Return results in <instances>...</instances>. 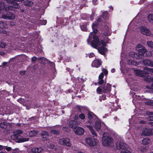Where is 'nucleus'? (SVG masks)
Instances as JSON below:
<instances>
[{
    "mask_svg": "<svg viewBox=\"0 0 153 153\" xmlns=\"http://www.w3.org/2000/svg\"><path fill=\"white\" fill-rule=\"evenodd\" d=\"M87 41L88 44H90L94 48L97 49L100 45L99 39L96 34L90 33Z\"/></svg>",
    "mask_w": 153,
    "mask_h": 153,
    "instance_id": "nucleus-1",
    "label": "nucleus"
},
{
    "mask_svg": "<svg viewBox=\"0 0 153 153\" xmlns=\"http://www.w3.org/2000/svg\"><path fill=\"white\" fill-rule=\"evenodd\" d=\"M111 85L109 83H105L98 87L97 89V92L99 94L104 93L106 94L107 97H110V93L111 91Z\"/></svg>",
    "mask_w": 153,
    "mask_h": 153,
    "instance_id": "nucleus-2",
    "label": "nucleus"
},
{
    "mask_svg": "<svg viewBox=\"0 0 153 153\" xmlns=\"http://www.w3.org/2000/svg\"><path fill=\"white\" fill-rule=\"evenodd\" d=\"M23 133L22 131L20 130H17L16 133L14 134V139L17 140L16 142L18 143H22L28 141L29 139L28 138H21V136L20 135Z\"/></svg>",
    "mask_w": 153,
    "mask_h": 153,
    "instance_id": "nucleus-3",
    "label": "nucleus"
},
{
    "mask_svg": "<svg viewBox=\"0 0 153 153\" xmlns=\"http://www.w3.org/2000/svg\"><path fill=\"white\" fill-rule=\"evenodd\" d=\"M88 119L87 121V123L92 124L95 121V120L97 119V116L93 112L88 111L87 114Z\"/></svg>",
    "mask_w": 153,
    "mask_h": 153,
    "instance_id": "nucleus-4",
    "label": "nucleus"
},
{
    "mask_svg": "<svg viewBox=\"0 0 153 153\" xmlns=\"http://www.w3.org/2000/svg\"><path fill=\"white\" fill-rule=\"evenodd\" d=\"M9 10L5 11V13L1 16V18L4 19L13 20L15 18V15L13 13L8 11Z\"/></svg>",
    "mask_w": 153,
    "mask_h": 153,
    "instance_id": "nucleus-5",
    "label": "nucleus"
},
{
    "mask_svg": "<svg viewBox=\"0 0 153 153\" xmlns=\"http://www.w3.org/2000/svg\"><path fill=\"white\" fill-rule=\"evenodd\" d=\"M102 144L104 146H107L113 142V139L111 137L108 136H103L102 138Z\"/></svg>",
    "mask_w": 153,
    "mask_h": 153,
    "instance_id": "nucleus-6",
    "label": "nucleus"
},
{
    "mask_svg": "<svg viewBox=\"0 0 153 153\" xmlns=\"http://www.w3.org/2000/svg\"><path fill=\"white\" fill-rule=\"evenodd\" d=\"M116 147L117 149L122 150L123 149H128V145L126 143L122 142H117L116 143Z\"/></svg>",
    "mask_w": 153,
    "mask_h": 153,
    "instance_id": "nucleus-7",
    "label": "nucleus"
},
{
    "mask_svg": "<svg viewBox=\"0 0 153 153\" xmlns=\"http://www.w3.org/2000/svg\"><path fill=\"white\" fill-rule=\"evenodd\" d=\"M97 140L94 137L87 138V143L91 146H94L96 145Z\"/></svg>",
    "mask_w": 153,
    "mask_h": 153,
    "instance_id": "nucleus-8",
    "label": "nucleus"
},
{
    "mask_svg": "<svg viewBox=\"0 0 153 153\" xmlns=\"http://www.w3.org/2000/svg\"><path fill=\"white\" fill-rule=\"evenodd\" d=\"M59 143L62 145H65L67 146H70L71 145V144L70 142V140L67 137L60 139Z\"/></svg>",
    "mask_w": 153,
    "mask_h": 153,
    "instance_id": "nucleus-9",
    "label": "nucleus"
},
{
    "mask_svg": "<svg viewBox=\"0 0 153 153\" xmlns=\"http://www.w3.org/2000/svg\"><path fill=\"white\" fill-rule=\"evenodd\" d=\"M102 62L101 59H96L94 60L91 64L92 67L98 68L102 65Z\"/></svg>",
    "mask_w": 153,
    "mask_h": 153,
    "instance_id": "nucleus-10",
    "label": "nucleus"
},
{
    "mask_svg": "<svg viewBox=\"0 0 153 153\" xmlns=\"http://www.w3.org/2000/svg\"><path fill=\"white\" fill-rule=\"evenodd\" d=\"M10 9V7H7L4 3L2 1H0V13L2 12V11H6L9 10Z\"/></svg>",
    "mask_w": 153,
    "mask_h": 153,
    "instance_id": "nucleus-11",
    "label": "nucleus"
},
{
    "mask_svg": "<svg viewBox=\"0 0 153 153\" xmlns=\"http://www.w3.org/2000/svg\"><path fill=\"white\" fill-rule=\"evenodd\" d=\"M74 131L76 134L80 135L83 134L85 130L83 128L77 126L74 128Z\"/></svg>",
    "mask_w": 153,
    "mask_h": 153,
    "instance_id": "nucleus-12",
    "label": "nucleus"
},
{
    "mask_svg": "<svg viewBox=\"0 0 153 153\" xmlns=\"http://www.w3.org/2000/svg\"><path fill=\"white\" fill-rule=\"evenodd\" d=\"M141 32L143 35L147 36H149L151 34L149 30L145 26L141 27Z\"/></svg>",
    "mask_w": 153,
    "mask_h": 153,
    "instance_id": "nucleus-13",
    "label": "nucleus"
},
{
    "mask_svg": "<svg viewBox=\"0 0 153 153\" xmlns=\"http://www.w3.org/2000/svg\"><path fill=\"white\" fill-rule=\"evenodd\" d=\"M143 65L153 67V61L147 59H144L143 61Z\"/></svg>",
    "mask_w": 153,
    "mask_h": 153,
    "instance_id": "nucleus-14",
    "label": "nucleus"
},
{
    "mask_svg": "<svg viewBox=\"0 0 153 153\" xmlns=\"http://www.w3.org/2000/svg\"><path fill=\"white\" fill-rule=\"evenodd\" d=\"M97 49L98 52L102 55L105 54V53L108 51V49L106 48L103 46H101L100 47L97 48Z\"/></svg>",
    "mask_w": 153,
    "mask_h": 153,
    "instance_id": "nucleus-15",
    "label": "nucleus"
},
{
    "mask_svg": "<svg viewBox=\"0 0 153 153\" xmlns=\"http://www.w3.org/2000/svg\"><path fill=\"white\" fill-rule=\"evenodd\" d=\"M143 134L145 136H150L153 134V131L151 129L145 128L143 131Z\"/></svg>",
    "mask_w": 153,
    "mask_h": 153,
    "instance_id": "nucleus-16",
    "label": "nucleus"
},
{
    "mask_svg": "<svg viewBox=\"0 0 153 153\" xmlns=\"http://www.w3.org/2000/svg\"><path fill=\"white\" fill-rule=\"evenodd\" d=\"M77 122L75 120H71L69 122L68 126L70 128H74L77 127Z\"/></svg>",
    "mask_w": 153,
    "mask_h": 153,
    "instance_id": "nucleus-17",
    "label": "nucleus"
},
{
    "mask_svg": "<svg viewBox=\"0 0 153 153\" xmlns=\"http://www.w3.org/2000/svg\"><path fill=\"white\" fill-rule=\"evenodd\" d=\"M41 136L42 138V140L45 141L47 140V138L49 135V134L46 131H42L41 133Z\"/></svg>",
    "mask_w": 153,
    "mask_h": 153,
    "instance_id": "nucleus-18",
    "label": "nucleus"
},
{
    "mask_svg": "<svg viewBox=\"0 0 153 153\" xmlns=\"http://www.w3.org/2000/svg\"><path fill=\"white\" fill-rule=\"evenodd\" d=\"M146 49L144 47H142V48L138 50V53L139 55H141V56H144Z\"/></svg>",
    "mask_w": 153,
    "mask_h": 153,
    "instance_id": "nucleus-19",
    "label": "nucleus"
},
{
    "mask_svg": "<svg viewBox=\"0 0 153 153\" xmlns=\"http://www.w3.org/2000/svg\"><path fill=\"white\" fill-rule=\"evenodd\" d=\"M43 150L41 148H34L30 152L32 153H39Z\"/></svg>",
    "mask_w": 153,
    "mask_h": 153,
    "instance_id": "nucleus-20",
    "label": "nucleus"
},
{
    "mask_svg": "<svg viewBox=\"0 0 153 153\" xmlns=\"http://www.w3.org/2000/svg\"><path fill=\"white\" fill-rule=\"evenodd\" d=\"M87 127L89 129L91 134L93 135H94V137H97V134L95 131L94 130L93 127L92 126L87 125Z\"/></svg>",
    "mask_w": 153,
    "mask_h": 153,
    "instance_id": "nucleus-21",
    "label": "nucleus"
},
{
    "mask_svg": "<svg viewBox=\"0 0 153 153\" xmlns=\"http://www.w3.org/2000/svg\"><path fill=\"white\" fill-rule=\"evenodd\" d=\"M134 72L136 73V75L137 76L143 77L144 76L143 71L139 70H136Z\"/></svg>",
    "mask_w": 153,
    "mask_h": 153,
    "instance_id": "nucleus-22",
    "label": "nucleus"
},
{
    "mask_svg": "<svg viewBox=\"0 0 153 153\" xmlns=\"http://www.w3.org/2000/svg\"><path fill=\"white\" fill-rule=\"evenodd\" d=\"M101 126V123L99 121H96L95 123L94 128L97 131L100 130Z\"/></svg>",
    "mask_w": 153,
    "mask_h": 153,
    "instance_id": "nucleus-23",
    "label": "nucleus"
},
{
    "mask_svg": "<svg viewBox=\"0 0 153 153\" xmlns=\"http://www.w3.org/2000/svg\"><path fill=\"white\" fill-rule=\"evenodd\" d=\"M10 7H12L13 8H18L20 7V6L19 4L17 2V1L16 0H14L13 3L11 4Z\"/></svg>",
    "mask_w": 153,
    "mask_h": 153,
    "instance_id": "nucleus-24",
    "label": "nucleus"
},
{
    "mask_svg": "<svg viewBox=\"0 0 153 153\" xmlns=\"http://www.w3.org/2000/svg\"><path fill=\"white\" fill-rule=\"evenodd\" d=\"M146 81H148L149 82H152V83L151 84V87H149L150 86L147 85L146 86V87L150 89H153V78H151L150 77H148L146 78Z\"/></svg>",
    "mask_w": 153,
    "mask_h": 153,
    "instance_id": "nucleus-25",
    "label": "nucleus"
},
{
    "mask_svg": "<svg viewBox=\"0 0 153 153\" xmlns=\"http://www.w3.org/2000/svg\"><path fill=\"white\" fill-rule=\"evenodd\" d=\"M24 5L29 7H31L33 4V3L32 1L29 0H25L24 1Z\"/></svg>",
    "mask_w": 153,
    "mask_h": 153,
    "instance_id": "nucleus-26",
    "label": "nucleus"
},
{
    "mask_svg": "<svg viewBox=\"0 0 153 153\" xmlns=\"http://www.w3.org/2000/svg\"><path fill=\"white\" fill-rule=\"evenodd\" d=\"M7 27V25L5 21H0V28L5 29Z\"/></svg>",
    "mask_w": 153,
    "mask_h": 153,
    "instance_id": "nucleus-27",
    "label": "nucleus"
},
{
    "mask_svg": "<svg viewBox=\"0 0 153 153\" xmlns=\"http://www.w3.org/2000/svg\"><path fill=\"white\" fill-rule=\"evenodd\" d=\"M150 139L148 138H146L142 140V144L143 145H146L149 144L150 143Z\"/></svg>",
    "mask_w": 153,
    "mask_h": 153,
    "instance_id": "nucleus-28",
    "label": "nucleus"
},
{
    "mask_svg": "<svg viewBox=\"0 0 153 153\" xmlns=\"http://www.w3.org/2000/svg\"><path fill=\"white\" fill-rule=\"evenodd\" d=\"M72 79H73V81L74 83L75 86L76 87V86H77V87H78L80 85V81L79 79L78 78L73 79V78H72Z\"/></svg>",
    "mask_w": 153,
    "mask_h": 153,
    "instance_id": "nucleus-29",
    "label": "nucleus"
},
{
    "mask_svg": "<svg viewBox=\"0 0 153 153\" xmlns=\"http://www.w3.org/2000/svg\"><path fill=\"white\" fill-rule=\"evenodd\" d=\"M109 14L107 11H104L102 13L101 17L104 19L105 20L109 17Z\"/></svg>",
    "mask_w": 153,
    "mask_h": 153,
    "instance_id": "nucleus-30",
    "label": "nucleus"
},
{
    "mask_svg": "<svg viewBox=\"0 0 153 153\" xmlns=\"http://www.w3.org/2000/svg\"><path fill=\"white\" fill-rule=\"evenodd\" d=\"M76 110L80 113H82L83 112L84 109L83 108L79 105H77L75 107Z\"/></svg>",
    "mask_w": 153,
    "mask_h": 153,
    "instance_id": "nucleus-31",
    "label": "nucleus"
},
{
    "mask_svg": "<svg viewBox=\"0 0 153 153\" xmlns=\"http://www.w3.org/2000/svg\"><path fill=\"white\" fill-rule=\"evenodd\" d=\"M38 131L35 130L31 131L29 133V136L30 137L35 136L37 133Z\"/></svg>",
    "mask_w": 153,
    "mask_h": 153,
    "instance_id": "nucleus-32",
    "label": "nucleus"
},
{
    "mask_svg": "<svg viewBox=\"0 0 153 153\" xmlns=\"http://www.w3.org/2000/svg\"><path fill=\"white\" fill-rule=\"evenodd\" d=\"M8 124L5 122H2L0 124V127L3 129H6L8 126Z\"/></svg>",
    "mask_w": 153,
    "mask_h": 153,
    "instance_id": "nucleus-33",
    "label": "nucleus"
},
{
    "mask_svg": "<svg viewBox=\"0 0 153 153\" xmlns=\"http://www.w3.org/2000/svg\"><path fill=\"white\" fill-rule=\"evenodd\" d=\"M102 20L101 18L100 17H98V19L97 20V22L96 24H94L92 25V26L93 28L95 26H97V25H98L101 22H102Z\"/></svg>",
    "mask_w": 153,
    "mask_h": 153,
    "instance_id": "nucleus-34",
    "label": "nucleus"
},
{
    "mask_svg": "<svg viewBox=\"0 0 153 153\" xmlns=\"http://www.w3.org/2000/svg\"><path fill=\"white\" fill-rule=\"evenodd\" d=\"M82 30L86 31V24L85 23H83L80 26Z\"/></svg>",
    "mask_w": 153,
    "mask_h": 153,
    "instance_id": "nucleus-35",
    "label": "nucleus"
},
{
    "mask_svg": "<svg viewBox=\"0 0 153 153\" xmlns=\"http://www.w3.org/2000/svg\"><path fill=\"white\" fill-rule=\"evenodd\" d=\"M152 55V51H147L146 50L144 56L147 57H149L151 56Z\"/></svg>",
    "mask_w": 153,
    "mask_h": 153,
    "instance_id": "nucleus-36",
    "label": "nucleus"
},
{
    "mask_svg": "<svg viewBox=\"0 0 153 153\" xmlns=\"http://www.w3.org/2000/svg\"><path fill=\"white\" fill-rule=\"evenodd\" d=\"M98 84L99 85H103L105 83H106V82H105L104 81V80L103 79H98V82H97Z\"/></svg>",
    "mask_w": 153,
    "mask_h": 153,
    "instance_id": "nucleus-37",
    "label": "nucleus"
},
{
    "mask_svg": "<svg viewBox=\"0 0 153 153\" xmlns=\"http://www.w3.org/2000/svg\"><path fill=\"white\" fill-rule=\"evenodd\" d=\"M128 62L129 65H134L136 63L132 59H128Z\"/></svg>",
    "mask_w": 153,
    "mask_h": 153,
    "instance_id": "nucleus-38",
    "label": "nucleus"
},
{
    "mask_svg": "<svg viewBox=\"0 0 153 153\" xmlns=\"http://www.w3.org/2000/svg\"><path fill=\"white\" fill-rule=\"evenodd\" d=\"M69 19L68 18H65L63 20V24L64 25H66L68 24Z\"/></svg>",
    "mask_w": 153,
    "mask_h": 153,
    "instance_id": "nucleus-39",
    "label": "nucleus"
},
{
    "mask_svg": "<svg viewBox=\"0 0 153 153\" xmlns=\"http://www.w3.org/2000/svg\"><path fill=\"white\" fill-rule=\"evenodd\" d=\"M147 18L148 21L149 22H151L152 21H153V14H149Z\"/></svg>",
    "mask_w": 153,
    "mask_h": 153,
    "instance_id": "nucleus-40",
    "label": "nucleus"
},
{
    "mask_svg": "<svg viewBox=\"0 0 153 153\" xmlns=\"http://www.w3.org/2000/svg\"><path fill=\"white\" fill-rule=\"evenodd\" d=\"M51 132L54 134H59V131L57 130L53 129L51 131Z\"/></svg>",
    "mask_w": 153,
    "mask_h": 153,
    "instance_id": "nucleus-41",
    "label": "nucleus"
},
{
    "mask_svg": "<svg viewBox=\"0 0 153 153\" xmlns=\"http://www.w3.org/2000/svg\"><path fill=\"white\" fill-rule=\"evenodd\" d=\"M147 44L148 46L153 49V42L150 41H148L147 42Z\"/></svg>",
    "mask_w": 153,
    "mask_h": 153,
    "instance_id": "nucleus-42",
    "label": "nucleus"
},
{
    "mask_svg": "<svg viewBox=\"0 0 153 153\" xmlns=\"http://www.w3.org/2000/svg\"><path fill=\"white\" fill-rule=\"evenodd\" d=\"M107 97V95L106 94H105L104 95H102L101 96H100V100L101 102L102 100H104L106 99V97Z\"/></svg>",
    "mask_w": 153,
    "mask_h": 153,
    "instance_id": "nucleus-43",
    "label": "nucleus"
},
{
    "mask_svg": "<svg viewBox=\"0 0 153 153\" xmlns=\"http://www.w3.org/2000/svg\"><path fill=\"white\" fill-rule=\"evenodd\" d=\"M121 153H131V152L128 150L127 149H123L121 151Z\"/></svg>",
    "mask_w": 153,
    "mask_h": 153,
    "instance_id": "nucleus-44",
    "label": "nucleus"
},
{
    "mask_svg": "<svg viewBox=\"0 0 153 153\" xmlns=\"http://www.w3.org/2000/svg\"><path fill=\"white\" fill-rule=\"evenodd\" d=\"M100 45L101 44L104 47H106L107 46V43L103 41V40H101L100 42Z\"/></svg>",
    "mask_w": 153,
    "mask_h": 153,
    "instance_id": "nucleus-45",
    "label": "nucleus"
},
{
    "mask_svg": "<svg viewBox=\"0 0 153 153\" xmlns=\"http://www.w3.org/2000/svg\"><path fill=\"white\" fill-rule=\"evenodd\" d=\"M40 23L41 25H45L47 23V21L46 20H40Z\"/></svg>",
    "mask_w": 153,
    "mask_h": 153,
    "instance_id": "nucleus-46",
    "label": "nucleus"
},
{
    "mask_svg": "<svg viewBox=\"0 0 153 153\" xmlns=\"http://www.w3.org/2000/svg\"><path fill=\"white\" fill-rule=\"evenodd\" d=\"M6 45V44L4 42H0V47L2 48H5Z\"/></svg>",
    "mask_w": 153,
    "mask_h": 153,
    "instance_id": "nucleus-47",
    "label": "nucleus"
},
{
    "mask_svg": "<svg viewBox=\"0 0 153 153\" xmlns=\"http://www.w3.org/2000/svg\"><path fill=\"white\" fill-rule=\"evenodd\" d=\"M62 130L66 132H68L69 131V128L67 126L63 127Z\"/></svg>",
    "mask_w": 153,
    "mask_h": 153,
    "instance_id": "nucleus-48",
    "label": "nucleus"
},
{
    "mask_svg": "<svg viewBox=\"0 0 153 153\" xmlns=\"http://www.w3.org/2000/svg\"><path fill=\"white\" fill-rule=\"evenodd\" d=\"M87 56H89V58H91L94 57L95 55L93 53H90L88 54H87Z\"/></svg>",
    "mask_w": 153,
    "mask_h": 153,
    "instance_id": "nucleus-49",
    "label": "nucleus"
},
{
    "mask_svg": "<svg viewBox=\"0 0 153 153\" xmlns=\"http://www.w3.org/2000/svg\"><path fill=\"white\" fill-rule=\"evenodd\" d=\"M103 78H104V74H103V72H102L99 76L98 79H103Z\"/></svg>",
    "mask_w": 153,
    "mask_h": 153,
    "instance_id": "nucleus-50",
    "label": "nucleus"
},
{
    "mask_svg": "<svg viewBox=\"0 0 153 153\" xmlns=\"http://www.w3.org/2000/svg\"><path fill=\"white\" fill-rule=\"evenodd\" d=\"M49 63L50 64V66L52 68L55 67V64L54 62L49 61Z\"/></svg>",
    "mask_w": 153,
    "mask_h": 153,
    "instance_id": "nucleus-51",
    "label": "nucleus"
},
{
    "mask_svg": "<svg viewBox=\"0 0 153 153\" xmlns=\"http://www.w3.org/2000/svg\"><path fill=\"white\" fill-rule=\"evenodd\" d=\"M79 117L81 119L83 120L85 118V115L81 113L79 115Z\"/></svg>",
    "mask_w": 153,
    "mask_h": 153,
    "instance_id": "nucleus-52",
    "label": "nucleus"
},
{
    "mask_svg": "<svg viewBox=\"0 0 153 153\" xmlns=\"http://www.w3.org/2000/svg\"><path fill=\"white\" fill-rule=\"evenodd\" d=\"M102 71L103 72V73H104L105 75L108 74V72L106 69L103 68H102Z\"/></svg>",
    "mask_w": 153,
    "mask_h": 153,
    "instance_id": "nucleus-53",
    "label": "nucleus"
},
{
    "mask_svg": "<svg viewBox=\"0 0 153 153\" xmlns=\"http://www.w3.org/2000/svg\"><path fill=\"white\" fill-rule=\"evenodd\" d=\"M146 68V69L147 71H149L151 72H152L153 73V68Z\"/></svg>",
    "mask_w": 153,
    "mask_h": 153,
    "instance_id": "nucleus-54",
    "label": "nucleus"
},
{
    "mask_svg": "<svg viewBox=\"0 0 153 153\" xmlns=\"http://www.w3.org/2000/svg\"><path fill=\"white\" fill-rule=\"evenodd\" d=\"M37 58L35 56H33L31 58V61L32 62H35L36 60L37 59Z\"/></svg>",
    "mask_w": 153,
    "mask_h": 153,
    "instance_id": "nucleus-55",
    "label": "nucleus"
},
{
    "mask_svg": "<svg viewBox=\"0 0 153 153\" xmlns=\"http://www.w3.org/2000/svg\"><path fill=\"white\" fill-rule=\"evenodd\" d=\"M14 1V0H6V1L7 3L10 4L11 5L12 4V3H13Z\"/></svg>",
    "mask_w": 153,
    "mask_h": 153,
    "instance_id": "nucleus-56",
    "label": "nucleus"
},
{
    "mask_svg": "<svg viewBox=\"0 0 153 153\" xmlns=\"http://www.w3.org/2000/svg\"><path fill=\"white\" fill-rule=\"evenodd\" d=\"M5 149H6V150L7 151H10L11 150V147H7V146H5Z\"/></svg>",
    "mask_w": 153,
    "mask_h": 153,
    "instance_id": "nucleus-57",
    "label": "nucleus"
},
{
    "mask_svg": "<svg viewBox=\"0 0 153 153\" xmlns=\"http://www.w3.org/2000/svg\"><path fill=\"white\" fill-rule=\"evenodd\" d=\"M25 71H19V74L22 75H23L25 74Z\"/></svg>",
    "mask_w": 153,
    "mask_h": 153,
    "instance_id": "nucleus-58",
    "label": "nucleus"
},
{
    "mask_svg": "<svg viewBox=\"0 0 153 153\" xmlns=\"http://www.w3.org/2000/svg\"><path fill=\"white\" fill-rule=\"evenodd\" d=\"M105 40L107 43H109V39L108 37L106 38L105 39Z\"/></svg>",
    "mask_w": 153,
    "mask_h": 153,
    "instance_id": "nucleus-59",
    "label": "nucleus"
},
{
    "mask_svg": "<svg viewBox=\"0 0 153 153\" xmlns=\"http://www.w3.org/2000/svg\"><path fill=\"white\" fill-rule=\"evenodd\" d=\"M143 47H142V45L141 44H138L137 45V47L138 48H142Z\"/></svg>",
    "mask_w": 153,
    "mask_h": 153,
    "instance_id": "nucleus-60",
    "label": "nucleus"
},
{
    "mask_svg": "<svg viewBox=\"0 0 153 153\" xmlns=\"http://www.w3.org/2000/svg\"><path fill=\"white\" fill-rule=\"evenodd\" d=\"M149 120L151 121H153V116H149Z\"/></svg>",
    "mask_w": 153,
    "mask_h": 153,
    "instance_id": "nucleus-61",
    "label": "nucleus"
},
{
    "mask_svg": "<svg viewBox=\"0 0 153 153\" xmlns=\"http://www.w3.org/2000/svg\"><path fill=\"white\" fill-rule=\"evenodd\" d=\"M5 146H2L1 145H0V151L2 149H5Z\"/></svg>",
    "mask_w": 153,
    "mask_h": 153,
    "instance_id": "nucleus-62",
    "label": "nucleus"
},
{
    "mask_svg": "<svg viewBox=\"0 0 153 153\" xmlns=\"http://www.w3.org/2000/svg\"><path fill=\"white\" fill-rule=\"evenodd\" d=\"M97 29H94L93 30V32L94 33V34L93 33V34H95L96 33H97Z\"/></svg>",
    "mask_w": 153,
    "mask_h": 153,
    "instance_id": "nucleus-63",
    "label": "nucleus"
},
{
    "mask_svg": "<svg viewBox=\"0 0 153 153\" xmlns=\"http://www.w3.org/2000/svg\"><path fill=\"white\" fill-rule=\"evenodd\" d=\"M148 114L149 115H153V112H149L148 113Z\"/></svg>",
    "mask_w": 153,
    "mask_h": 153,
    "instance_id": "nucleus-64",
    "label": "nucleus"
}]
</instances>
